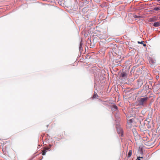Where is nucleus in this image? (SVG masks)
<instances>
[{
    "instance_id": "f257e3e1",
    "label": "nucleus",
    "mask_w": 160,
    "mask_h": 160,
    "mask_svg": "<svg viewBox=\"0 0 160 160\" xmlns=\"http://www.w3.org/2000/svg\"><path fill=\"white\" fill-rule=\"evenodd\" d=\"M148 99V98L146 96L140 98L139 99H138L139 105L143 106H144L145 104H147Z\"/></svg>"
},
{
    "instance_id": "f03ea898",
    "label": "nucleus",
    "mask_w": 160,
    "mask_h": 160,
    "mask_svg": "<svg viewBox=\"0 0 160 160\" xmlns=\"http://www.w3.org/2000/svg\"><path fill=\"white\" fill-rule=\"evenodd\" d=\"M117 131L118 133L121 136H122V131L121 128H119L117 129Z\"/></svg>"
},
{
    "instance_id": "7ed1b4c3",
    "label": "nucleus",
    "mask_w": 160,
    "mask_h": 160,
    "mask_svg": "<svg viewBox=\"0 0 160 160\" xmlns=\"http://www.w3.org/2000/svg\"><path fill=\"white\" fill-rule=\"evenodd\" d=\"M138 86H141L143 84V81L142 79H139L138 80Z\"/></svg>"
},
{
    "instance_id": "20e7f679",
    "label": "nucleus",
    "mask_w": 160,
    "mask_h": 160,
    "mask_svg": "<svg viewBox=\"0 0 160 160\" xmlns=\"http://www.w3.org/2000/svg\"><path fill=\"white\" fill-rule=\"evenodd\" d=\"M153 25L155 27H159L160 26V22H154Z\"/></svg>"
},
{
    "instance_id": "39448f33",
    "label": "nucleus",
    "mask_w": 160,
    "mask_h": 160,
    "mask_svg": "<svg viewBox=\"0 0 160 160\" xmlns=\"http://www.w3.org/2000/svg\"><path fill=\"white\" fill-rule=\"evenodd\" d=\"M120 75L121 77L123 78H125L126 77L127 74L125 72H123Z\"/></svg>"
},
{
    "instance_id": "423d86ee",
    "label": "nucleus",
    "mask_w": 160,
    "mask_h": 160,
    "mask_svg": "<svg viewBox=\"0 0 160 160\" xmlns=\"http://www.w3.org/2000/svg\"><path fill=\"white\" fill-rule=\"evenodd\" d=\"M132 154V151L131 150H130L129 151L128 157V158H129L131 156Z\"/></svg>"
},
{
    "instance_id": "0eeeda50",
    "label": "nucleus",
    "mask_w": 160,
    "mask_h": 160,
    "mask_svg": "<svg viewBox=\"0 0 160 160\" xmlns=\"http://www.w3.org/2000/svg\"><path fill=\"white\" fill-rule=\"evenodd\" d=\"M98 96L97 93L96 92H94V94L93 96V98H97Z\"/></svg>"
},
{
    "instance_id": "6e6552de",
    "label": "nucleus",
    "mask_w": 160,
    "mask_h": 160,
    "mask_svg": "<svg viewBox=\"0 0 160 160\" xmlns=\"http://www.w3.org/2000/svg\"><path fill=\"white\" fill-rule=\"evenodd\" d=\"M160 10V7H155V8H154L153 9V10H155V11H158Z\"/></svg>"
},
{
    "instance_id": "1a4fd4ad",
    "label": "nucleus",
    "mask_w": 160,
    "mask_h": 160,
    "mask_svg": "<svg viewBox=\"0 0 160 160\" xmlns=\"http://www.w3.org/2000/svg\"><path fill=\"white\" fill-rule=\"evenodd\" d=\"M143 42H143V41H141V42H138V43H141V44H143V46H146V44H144V43H143Z\"/></svg>"
},
{
    "instance_id": "9d476101",
    "label": "nucleus",
    "mask_w": 160,
    "mask_h": 160,
    "mask_svg": "<svg viewBox=\"0 0 160 160\" xmlns=\"http://www.w3.org/2000/svg\"><path fill=\"white\" fill-rule=\"evenodd\" d=\"M46 152L47 151L46 150H43L42 152V154L43 155H45Z\"/></svg>"
},
{
    "instance_id": "9b49d317",
    "label": "nucleus",
    "mask_w": 160,
    "mask_h": 160,
    "mask_svg": "<svg viewBox=\"0 0 160 160\" xmlns=\"http://www.w3.org/2000/svg\"><path fill=\"white\" fill-rule=\"evenodd\" d=\"M113 108L115 110H117L118 109L117 107L116 106H114Z\"/></svg>"
},
{
    "instance_id": "f8f14e48",
    "label": "nucleus",
    "mask_w": 160,
    "mask_h": 160,
    "mask_svg": "<svg viewBox=\"0 0 160 160\" xmlns=\"http://www.w3.org/2000/svg\"><path fill=\"white\" fill-rule=\"evenodd\" d=\"M142 157H138L137 158V159H138V160H140V158H142Z\"/></svg>"
},
{
    "instance_id": "ddd939ff",
    "label": "nucleus",
    "mask_w": 160,
    "mask_h": 160,
    "mask_svg": "<svg viewBox=\"0 0 160 160\" xmlns=\"http://www.w3.org/2000/svg\"><path fill=\"white\" fill-rule=\"evenodd\" d=\"M140 17V16H137V15H135L134 16V17L135 18H139V17Z\"/></svg>"
},
{
    "instance_id": "4468645a",
    "label": "nucleus",
    "mask_w": 160,
    "mask_h": 160,
    "mask_svg": "<svg viewBox=\"0 0 160 160\" xmlns=\"http://www.w3.org/2000/svg\"><path fill=\"white\" fill-rule=\"evenodd\" d=\"M84 2L86 3H88V1L86 0H84Z\"/></svg>"
},
{
    "instance_id": "2eb2a0df",
    "label": "nucleus",
    "mask_w": 160,
    "mask_h": 160,
    "mask_svg": "<svg viewBox=\"0 0 160 160\" xmlns=\"http://www.w3.org/2000/svg\"><path fill=\"white\" fill-rule=\"evenodd\" d=\"M79 48L81 50L82 49V46H79Z\"/></svg>"
},
{
    "instance_id": "dca6fc26",
    "label": "nucleus",
    "mask_w": 160,
    "mask_h": 160,
    "mask_svg": "<svg viewBox=\"0 0 160 160\" xmlns=\"http://www.w3.org/2000/svg\"><path fill=\"white\" fill-rule=\"evenodd\" d=\"M82 42H81L80 43V46H82Z\"/></svg>"
},
{
    "instance_id": "f3484780",
    "label": "nucleus",
    "mask_w": 160,
    "mask_h": 160,
    "mask_svg": "<svg viewBox=\"0 0 160 160\" xmlns=\"http://www.w3.org/2000/svg\"><path fill=\"white\" fill-rule=\"evenodd\" d=\"M155 62H154V61H152V63H154Z\"/></svg>"
}]
</instances>
